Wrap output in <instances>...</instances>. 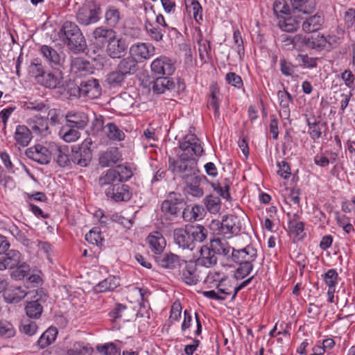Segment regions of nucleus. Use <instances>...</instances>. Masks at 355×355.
Listing matches in <instances>:
<instances>
[{"label": "nucleus", "mask_w": 355, "mask_h": 355, "mask_svg": "<svg viewBox=\"0 0 355 355\" xmlns=\"http://www.w3.org/2000/svg\"><path fill=\"white\" fill-rule=\"evenodd\" d=\"M287 215L289 217L288 227L290 232L295 236H300L304 232V223L300 220V216L297 214Z\"/></svg>", "instance_id": "nucleus-47"}, {"label": "nucleus", "mask_w": 355, "mask_h": 355, "mask_svg": "<svg viewBox=\"0 0 355 355\" xmlns=\"http://www.w3.org/2000/svg\"><path fill=\"white\" fill-rule=\"evenodd\" d=\"M24 259V256L17 250L8 249L6 252L0 255V271L16 268Z\"/></svg>", "instance_id": "nucleus-15"}, {"label": "nucleus", "mask_w": 355, "mask_h": 355, "mask_svg": "<svg viewBox=\"0 0 355 355\" xmlns=\"http://www.w3.org/2000/svg\"><path fill=\"white\" fill-rule=\"evenodd\" d=\"M104 130L107 137L112 141H122L125 139V133L114 122L107 123L104 126Z\"/></svg>", "instance_id": "nucleus-36"}, {"label": "nucleus", "mask_w": 355, "mask_h": 355, "mask_svg": "<svg viewBox=\"0 0 355 355\" xmlns=\"http://www.w3.org/2000/svg\"><path fill=\"white\" fill-rule=\"evenodd\" d=\"M306 116V122L309 127L308 132L312 139L315 140L319 139L322 135V128L326 126L327 123H322L318 121L314 115L309 116L307 114Z\"/></svg>", "instance_id": "nucleus-30"}, {"label": "nucleus", "mask_w": 355, "mask_h": 355, "mask_svg": "<svg viewBox=\"0 0 355 355\" xmlns=\"http://www.w3.org/2000/svg\"><path fill=\"white\" fill-rule=\"evenodd\" d=\"M116 35V33L113 28L103 26L96 27L92 33L94 40L102 44H108Z\"/></svg>", "instance_id": "nucleus-29"}, {"label": "nucleus", "mask_w": 355, "mask_h": 355, "mask_svg": "<svg viewBox=\"0 0 355 355\" xmlns=\"http://www.w3.org/2000/svg\"><path fill=\"white\" fill-rule=\"evenodd\" d=\"M101 6L95 1L83 4L76 12V20L82 26L97 23L101 19Z\"/></svg>", "instance_id": "nucleus-4"}, {"label": "nucleus", "mask_w": 355, "mask_h": 355, "mask_svg": "<svg viewBox=\"0 0 355 355\" xmlns=\"http://www.w3.org/2000/svg\"><path fill=\"white\" fill-rule=\"evenodd\" d=\"M174 81L166 76H158L153 81V90L157 94H162L165 89H174Z\"/></svg>", "instance_id": "nucleus-40"}, {"label": "nucleus", "mask_w": 355, "mask_h": 355, "mask_svg": "<svg viewBox=\"0 0 355 355\" xmlns=\"http://www.w3.org/2000/svg\"><path fill=\"white\" fill-rule=\"evenodd\" d=\"M210 242L216 254L223 255L227 257V260H230V254L232 248L225 240L214 239L211 240Z\"/></svg>", "instance_id": "nucleus-41"}, {"label": "nucleus", "mask_w": 355, "mask_h": 355, "mask_svg": "<svg viewBox=\"0 0 355 355\" xmlns=\"http://www.w3.org/2000/svg\"><path fill=\"white\" fill-rule=\"evenodd\" d=\"M196 261H198L199 264L207 268H209L216 264L217 257L211 245L209 246L206 245L201 247L200 256L198 259H196Z\"/></svg>", "instance_id": "nucleus-26"}, {"label": "nucleus", "mask_w": 355, "mask_h": 355, "mask_svg": "<svg viewBox=\"0 0 355 355\" xmlns=\"http://www.w3.org/2000/svg\"><path fill=\"white\" fill-rule=\"evenodd\" d=\"M21 107L26 111L44 112L49 110V105L40 100L28 99L21 102Z\"/></svg>", "instance_id": "nucleus-46"}, {"label": "nucleus", "mask_w": 355, "mask_h": 355, "mask_svg": "<svg viewBox=\"0 0 355 355\" xmlns=\"http://www.w3.org/2000/svg\"><path fill=\"white\" fill-rule=\"evenodd\" d=\"M93 348L83 342H76L72 347L67 350V355H92Z\"/></svg>", "instance_id": "nucleus-48"}, {"label": "nucleus", "mask_w": 355, "mask_h": 355, "mask_svg": "<svg viewBox=\"0 0 355 355\" xmlns=\"http://www.w3.org/2000/svg\"><path fill=\"white\" fill-rule=\"evenodd\" d=\"M161 210L167 216H177L178 198L175 192L169 193L168 198L162 203Z\"/></svg>", "instance_id": "nucleus-31"}, {"label": "nucleus", "mask_w": 355, "mask_h": 355, "mask_svg": "<svg viewBox=\"0 0 355 355\" xmlns=\"http://www.w3.org/2000/svg\"><path fill=\"white\" fill-rule=\"evenodd\" d=\"M233 39L234 44L236 46V51L239 55L240 58H242V57L244 56L245 49L241 33L239 30L237 29L234 31Z\"/></svg>", "instance_id": "nucleus-62"}, {"label": "nucleus", "mask_w": 355, "mask_h": 355, "mask_svg": "<svg viewBox=\"0 0 355 355\" xmlns=\"http://www.w3.org/2000/svg\"><path fill=\"white\" fill-rule=\"evenodd\" d=\"M125 76L135 74L139 69L138 62L132 56L121 59L116 67Z\"/></svg>", "instance_id": "nucleus-27"}, {"label": "nucleus", "mask_w": 355, "mask_h": 355, "mask_svg": "<svg viewBox=\"0 0 355 355\" xmlns=\"http://www.w3.org/2000/svg\"><path fill=\"white\" fill-rule=\"evenodd\" d=\"M103 176L99 178V184L101 187L107 186L105 190L106 196L115 202H128L132 198V192L128 184L114 182L113 183L103 182Z\"/></svg>", "instance_id": "nucleus-6"}, {"label": "nucleus", "mask_w": 355, "mask_h": 355, "mask_svg": "<svg viewBox=\"0 0 355 355\" xmlns=\"http://www.w3.org/2000/svg\"><path fill=\"white\" fill-rule=\"evenodd\" d=\"M324 23V17L322 13L317 12L314 15L308 17L302 22V30L311 33L322 29Z\"/></svg>", "instance_id": "nucleus-21"}, {"label": "nucleus", "mask_w": 355, "mask_h": 355, "mask_svg": "<svg viewBox=\"0 0 355 355\" xmlns=\"http://www.w3.org/2000/svg\"><path fill=\"white\" fill-rule=\"evenodd\" d=\"M237 217L230 215L223 217L221 222H213L218 227V234L223 235L225 238H231L233 234H237L240 232V228L237 225Z\"/></svg>", "instance_id": "nucleus-12"}, {"label": "nucleus", "mask_w": 355, "mask_h": 355, "mask_svg": "<svg viewBox=\"0 0 355 355\" xmlns=\"http://www.w3.org/2000/svg\"><path fill=\"white\" fill-rule=\"evenodd\" d=\"M52 159L60 167H66L72 163L70 160V154H69V148L67 146H60L55 142L51 148Z\"/></svg>", "instance_id": "nucleus-17"}, {"label": "nucleus", "mask_w": 355, "mask_h": 355, "mask_svg": "<svg viewBox=\"0 0 355 355\" xmlns=\"http://www.w3.org/2000/svg\"><path fill=\"white\" fill-rule=\"evenodd\" d=\"M3 295L6 302L17 303L26 295V293L21 287L16 286L9 288H6Z\"/></svg>", "instance_id": "nucleus-38"}, {"label": "nucleus", "mask_w": 355, "mask_h": 355, "mask_svg": "<svg viewBox=\"0 0 355 355\" xmlns=\"http://www.w3.org/2000/svg\"><path fill=\"white\" fill-rule=\"evenodd\" d=\"M54 142L49 143L46 146L36 144L26 150L25 155L29 159L40 164H49L52 159L51 148Z\"/></svg>", "instance_id": "nucleus-10"}, {"label": "nucleus", "mask_w": 355, "mask_h": 355, "mask_svg": "<svg viewBox=\"0 0 355 355\" xmlns=\"http://www.w3.org/2000/svg\"><path fill=\"white\" fill-rule=\"evenodd\" d=\"M150 68L152 72L159 76H171L175 70L171 60L165 56H160L154 60L150 64Z\"/></svg>", "instance_id": "nucleus-14"}, {"label": "nucleus", "mask_w": 355, "mask_h": 355, "mask_svg": "<svg viewBox=\"0 0 355 355\" xmlns=\"http://www.w3.org/2000/svg\"><path fill=\"white\" fill-rule=\"evenodd\" d=\"M58 333L56 327H50L40 336L37 341V345L40 349L48 347L55 340Z\"/></svg>", "instance_id": "nucleus-37"}, {"label": "nucleus", "mask_w": 355, "mask_h": 355, "mask_svg": "<svg viewBox=\"0 0 355 355\" xmlns=\"http://www.w3.org/2000/svg\"><path fill=\"white\" fill-rule=\"evenodd\" d=\"M69 126H63L60 130V135L68 143L73 142L80 137V132L75 129Z\"/></svg>", "instance_id": "nucleus-52"}, {"label": "nucleus", "mask_w": 355, "mask_h": 355, "mask_svg": "<svg viewBox=\"0 0 355 355\" xmlns=\"http://www.w3.org/2000/svg\"><path fill=\"white\" fill-rule=\"evenodd\" d=\"M338 279V274L336 269L328 270L324 275V280L329 288H336Z\"/></svg>", "instance_id": "nucleus-60"}, {"label": "nucleus", "mask_w": 355, "mask_h": 355, "mask_svg": "<svg viewBox=\"0 0 355 355\" xmlns=\"http://www.w3.org/2000/svg\"><path fill=\"white\" fill-rule=\"evenodd\" d=\"M70 71L76 78H85L93 73L94 67L89 60L83 58L76 57L71 60Z\"/></svg>", "instance_id": "nucleus-13"}, {"label": "nucleus", "mask_w": 355, "mask_h": 355, "mask_svg": "<svg viewBox=\"0 0 355 355\" xmlns=\"http://www.w3.org/2000/svg\"><path fill=\"white\" fill-rule=\"evenodd\" d=\"M197 263L193 252H189L184 258L179 255V272L182 281L188 285L196 284L198 275L196 272Z\"/></svg>", "instance_id": "nucleus-3"}, {"label": "nucleus", "mask_w": 355, "mask_h": 355, "mask_svg": "<svg viewBox=\"0 0 355 355\" xmlns=\"http://www.w3.org/2000/svg\"><path fill=\"white\" fill-rule=\"evenodd\" d=\"M278 26L283 31L294 32L300 27V23L289 14L279 17Z\"/></svg>", "instance_id": "nucleus-39"}, {"label": "nucleus", "mask_w": 355, "mask_h": 355, "mask_svg": "<svg viewBox=\"0 0 355 355\" xmlns=\"http://www.w3.org/2000/svg\"><path fill=\"white\" fill-rule=\"evenodd\" d=\"M78 91L80 97L95 99L101 96L102 87L98 79L88 76L80 80L78 85Z\"/></svg>", "instance_id": "nucleus-9"}, {"label": "nucleus", "mask_w": 355, "mask_h": 355, "mask_svg": "<svg viewBox=\"0 0 355 355\" xmlns=\"http://www.w3.org/2000/svg\"><path fill=\"white\" fill-rule=\"evenodd\" d=\"M277 97L281 107L280 116L285 119H288L291 115L290 103L293 102V97L285 89L278 91Z\"/></svg>", "instance_id": "nucleus-25"}, {"label": "nucleus", "mask_w": 355, "mask_h": 355, "mask_svg": "<svg viewBox=\"0 0 355 355\" xmlns=\"http://www.w3.org/2000/svg\"><path fill=\"white\" fill-rule=\"evenodd\" d=\"M14 138L17 145L27 146L33 138L31 130L26 125H18L16 127Z\"/></svg>", "instance_id": "nucleus-32"}, {"label": "nucleus", "mask_w": 355, "mask_h": 355, "mask_svg": "<svg viewBox=\"0 0 355 355\" xmlns=\"http://www.w3.org/2000/svg\"><path fill=\"white\" fill-rule=\"evenodd\" d=\"M239 267L236 268L234 277L236 279L239 280L247 277L252 270L254 265L250 261H244L243 263H239Z\"/></svg>", "instance_id": "nucleus-54"}, {"label": "nucleus", "mask_w": 355, "mask_h": 355, "mask_svg": "<svg viewBox=\"0 0 355 355\" xmlns=\"http://www.w3.org/2000/svg\"><path fill=\"white\" fill-rule=\"evenodd\" d=\"M155 48L151 45L141 42L132 44L130 48V56L140 60L149 59L154 55Z\"/></svg>", "instance_id": "nucleus-22"}, {"label": "nucleus", "mask_w": 355, "mask_h": 355, "mask_svg": "<svg viewBox=\"0 0 355 355\" xmlns=\"http://www.w3.org/2000/svg\"><path fill=\"white\" fill-rule=\"evenodd\" d=\"M28 124L31 127V130L37 135L46 136L51 133L48 119L40 114H36L31 118L28 121Z\"/></svg>", "instance_id": "nucleus-19"}, {"label": "nucleus", "mask_w": 355, "mask_h": 355, "mask_svg": "<svg viewBox=\"0 0 355 355\" xmlns=\"http://www.w3.org/2000/svg\"><path fill=\"white\" fill-rule=\"evenodd\" d=\"M179 148L183 152L179 155V164L189 159H196V156H200L203 152L199 139L191 133L185 135L183 141L179 144Z\"/></svg>", "instance_id": "nucleus-5"}, {"label": "nucleus", "mask_w": 355, "mask_h": 355, "mask_svg": "<svg viewBox=\"0 0 355 355\" xmlns=\"http://www.w3.org/2000/svg\"><path fill=\"white\" fill-rule=\"evenodd\" d=\"M16 334V330L13 324L6 320H0V337L11 338Z\"/></svg>", "instance_id": "nucleus-53"}, {"label": "nucleus", "mask_w": 355, "mask_h": 355, "mask_svg": "<svg viewBox=\"0 0 355 355\" xmlns=\"http://www.w3.org/2000/svg\"><path fill=\"white\" fill-rule=\"evenodd\" d=\"M48 114L46 119L49 120L50 124L55 125L60 123V119L63 117L62 112L60 109L52 108L48 110Z\"/></svg>", "instance_id": "nucleus-61"}, {"label": "nucleus", "mask_w": 355, "mask_h": 355, "mask_svg": "<svg viewBox=\"0 0 355 355\" xmlns=\"http://www.w3.org/2000/svg\"><path fill=\"white\" fill-rule=\"evenodd\" d=\"M197 159H189L179 164V178L184 184L183 193L185 196L200 198L203 196V189L200 187L201 178L198 175Z\"/></svg>", "instance_id": "nucleus-1"}, {"label": "nucleus", "mask_w": 355, "mask_h": 355, "mask_svg": "<svg viewBox=\"0 0 355 355\" xmlns=\"http://www.w3.org/2000/svg\"><path fill=\"white\" fill-rule=\"evenodd\" d=\"M146 241L149 244L151 250L156 255H159L162 254L165 247L166 242L164 238L160 232H154L150 234L148 236Z\"/></svg>", "instance_id": "nucleus-28"}, {"label": "nucleus", "mask_w": 355, "mask_h": 355, "mask_svg": "<svg viewBox=\"0 0 355 355\" xmlns=\"http://www.w3.org/2000/svg\"><path fill=\"white\" fill-rule=\"evenodd\" d=\"M60 37L69 50L74 53L84 52L87 47L86 40L75 22L66 21L60 31Z\"/></svg>", "instance_id": "nucleus-2"}, {"label": "nucleus", "mask_w": 355, "mask_h": 355, "mask_svg": "<svg viewBox=\"0 0 355 355\" xmlns=\"http://www.w3.org/2000/svg\"><path fill=\"white\" fill-rule=\"evenodd\" d=\"M293 10L308 14L315 10V0H291Z\"/></svg>", "instance_id": "nucleus-43"}, {"label": "nucleus", "mask_w": 355, "mask_h": 355, "mask_svg": "<svg viewBox=\"0 0 355 355\" xmlns=\"http://www.w3.org/2000/svg\"><path fill=\"white\" fill-rule=\"evenodd\" d=\"M10 270V277L12 279L15 280H21L28 275L31 270V268L30 266L23 259L21 263L16 266V268H14Z\"/></svg>", "instance_id": "nucleus-49"}, {"label": "nucleus", "mask_w": 355, "mask_h": 355, "mask_svg": "<svg viewBox=\"0 0 355 355\" xmlns=\"http://www.w3.org/2000/svg\"><path fill=\"white\" fill-rule=\"evenodd\" d=\"M176 257L177 256L173 254L171 255L164 254L163 256L159 254L156 255L155 257V259L162 267L166 268H171L175 267V261Z\"/></svg>", "instance_id": "nucleus-57"}, {"label": "nucleus", "mask_w": 355, "mask_h": 355, "mask_svg": "<svg viewBox=\"0 0 355 355\" xmlns=\"http://www.w3.org/2000/svg\"><path fill=\"white\" fill-rule=\"evenodd\" d=\"M98 350L106 355H121L120 350L113 343L105 344L97 347Z\"/></svg>", "instance_id": "nucleus-64"}, {"label": "nucleus", "mask_w": 355, "mask_h": 355, "mask_svg": "<svg viewBox=\"0 0 355 355\" xmlns=\"http://www.w3.org/2000/svg\"><path fill=\"white\" fill-rule=\"evenodd\" d=\"M28 71L30 74L35 78L37 83L39 82L46 72L43 65L37 58L33 60L31 62L28 67Z\"/></svg>", "instance_id": "nucleus-51"}, {"label": "nucleus", "mask_w": 355, "mask_h": 355, "mask_svg": "<svg viewBox=\"0 0 355 355\" xmlns=\"http://www.w3.org/2000/svg\"><path fill=\"white\" fill-rule=\"evenodd\" d=\"M184 60V67L186 69H191L194 67L195 62L193 59V53L190 44H182L180 45V55Z\"/></svg>", "instance_id": "nucleus-45"}, {"label": "nucleus", "mask_w": 355, "mask_h": 355, "mask_svg": "<svg viewBox=\"0 0 355 355\" xmlns=\"http://www.w3.org/2000/svg\"><path fill=\"white\" fill-rule=\"evenodd\" d=\"M47 298L48 295L44 288L37 289L35 295L33 296L31 300L27 301L25 305L24 310L26 315L31 319L37 320L40 318Z\"/></svg>", "instance_id": "nucleus-8"}, {"label": "nucleus", "mask_w": 355, "mask_h": 355, "mask_svg": "<svg viewBox=\"0 0 355 355\" xmlns=\"http://www.w3.org/2000/svg\"><path fill=\"white\" fill-rule=\"evenodd\" d=\"M209 90L211 94L210 99L208 101V107L214 110V117L218 119L220 116V101L217 94L219 93V88L216 84H212L209 87Z\"/></svg>", "instance_id": "nucleus-44"}, {"label": "nucleus", "mask_w": 355, "mask_h": 355, "mask_svg": "<svg viewBox=\"0 0 355 355\" xmlns=\"http://www.w3.org/2000/svg\"><path fill=\"white\" fill-rule=\"evenodd\" d=\"M204 202L209 212L216 213L220 209V200L218 197L212 196L211 195L207 196L204 199Z\"/></svg>", "instance_id": "nucleus-58"}, {"label": "nucleus", "mask_w": 355, "mask_h": 355, "mask_svg": "<svg viewBox=\"0 0 355 355\" xmlns=\"http://www.w3.org/2000/svg\"><path fill=\"white\" fill-rule=\"evenodd\" d=\"M49 89H60L63 86V77L60 71L56 72H45L37 83Z\"/></svg>", "instance_id": "nucleus-18"}, {"label": "nucleus", "mask_w": 355, "mask_h": 355, "mask_svg": "<svg viewBox=\"0 0 355 355\" xmlns=\"http://www.w3.org/2000/svg\"><path fill=\"white\" fill-rule=\"evenodd\" d=\"M91 138L85 139L80 145L73 146L70 154V160L72 163L80 167H87L92 159V145Z\"/></svg>", "instance_id": "nucleus-7"}, {"label": "nucleus", "mask_w": 355, "mask_h": 355, "mask_svg": "<svg viewBox=\"0 0 355 355\" xmlns=\"http://www.w3.org/2000/svg\"><path fill=\"white\" fill-rule=\"evenodd\" d=\"M128 49V44L125 40L116 35L107 44L106 52L112 58H120L125 55Z\"/></svg>", "instance_id": "nucleus-16"}, {"label": "nucleus", "mask_w": 355, "mask_h": 355, "mask_svg": "<svg viewBox=\"0 0 355 355\" xmlns=\"http://www.w3.org/2000/svg\"><path fill=\"white\" fill-rule=\"evenodd\" d=\"M66 125L77 129H83L88 123V116L82 112H68L64 116Z\"/></svg>", "instance_id": "nucleus-20"}, {"label": "nucleus", "mask_w": 355, "mask_h": 355, "mask_svg": "<svg viewBox=\"0 0 355 355\" xmlns=\"http://www.w3.org/2000/svg\"><path fill=\"white\" fill-rule=\"evenodd\" d=\"M121 19V15L119 10L114 6H110L105 12V24L114 29L116 28Z\"/></svg>", "instance_id": "nucleus-42"}, {"label": "nucleus", "mask_w": 355, "mask_h": 355, "mask_svg": "<svg viewBox=\"0 0 355 355\" xmlns=\"http://www.w3.org/2000/svg\"><path fill=\"white\" fill-rule=\"evenodd\" d=\"M85 240L92 245L99 246L102 245L104 239L101 236L100 230L95 227L86 234Z\"/></svg>", "instance_id": "nucleus-56"}, {"label": "nucleus", "mask_w": 355, "mask_h": 355, "mask_svg": "<svg viewBox=\"0 0 355 355\" xmlns=\"http://www.w3.org/2000/svg\"><path fill=\"white\" fill-rule=\"evenodd\" d=\"M296 59L300 66L303 68L313 69L317 67L318 58L309 57L308 54H299Z\"/></svg>", "instance_id": "nucleus-55"}, {"label": "nucleus", "mask_w": 355, "mask_h": 355, "mask_svg": "<svg viewBox=\"0 0 355 355\" xmlns=\"http://www.w3.org/2000/svg\"><path fill=\"white\" fill-rule=\"evenodd\" d=\"M101 176H103L102 181H104L103 182H119L124 184L133 176V172L130 166L119 164L114 168L108 169Z\"/></svg>", "instance_id": "nucleus-11"}, {"label": "nucleus", "mask_w": 355, "mask_h": 355, "mask_svg": "<svg viewBox=\"0 0 355 355\" xmlns=\"http://www.w3.org/2000/svg\"><path fill=\"white\" fill-rule=\"evenodd\" d=\"M120 160H121V154L118 148H114L101 155L99 163L102 166H109L116 164Z\"/></svg>", "instance_id": "nucleus-35"}, {"label": "nucleus", "mask_w": 355, "mask_h": 355, "mask_svg": "<svg viewBox=\"0 0 355 355\" xmlns=\"http://www.w3.org/2000/svg\"><path fill=\"white\" fill-rule=\"evenodd\" d=\"M194 247L191 236L186 231V225L184 229L179 228V248H182L181 251L179 250V255L184 258L189 251L193 252Z\"/></svg>", "instance_id": "nucleus-23"}, {"label": "nucleus", "mask_w": 355, "mask_h": 355, "mask_svg": "<svg viewBox=\"0 0 355 355\" xmlns=\"http://www.w3.org/2000/svg\"><path fill=\"white\" fill-rule=\"evenodd\" d=\"M120 285V279L118 277L109 275L107 278L100 282L94 286L96 293H105L114 291Z\"/></svg>", "instance_id": "nucleus-33"}, {"label": "nucleus", "mask_w": 355, "mask_h": 355, "mask_svg": "<svg viewBox=\"0 0 355 355\" xmlns=\"http://www.w3.org/2000/svg\"><path fill=\"white\" fill-rule=\"evenodd\" d=\"M186 231L191 236L193 244L195 241L202 242L207 238L208 233L207 230L200 225L187 224Z\"/></svg>", "instance_id": "nucleus-34"}, {"label": "nucleus", "mask_w": 355, "mask_h": 355, "mask_svg": "<svg viewBox=\"0 0 355 355\" xmlns=\"http://www.w3.org/2000/svg\"><path fill=\"white\" fill-rule=\"evenodd\" d=\"M225 80L232 86L241 89L243 86L242 78L234 72H229L225 76Z\"/></svg>", "instance_id": "nucleus-63"}, {"label": "nucleus", "mask_w": 355, "mask_h": 355, "mask_svg": "<svg viewBox=\"0 0 355 355\" xmlns=\"http://www.w3.org/2000/svg\"><path fill=\"white\" fill-rule=\"evenodd\" d=\"M40 51L46 62L51 67L58 68L61 66V56L53 47L48 45H42L40 47Z\"/></svg>", "instance_id": "nucleus-24"}, {"label": "nucleus", "mask_w": 355, "mask_h": 355, "mask_svg": "<svg viewBox=\"0 0 355 355\" xmlns=\"http://www.w3.org/2000/svg\"><path fill=\"white\" fill-rule=\"evenodd\" d=\"M37 329V323L29 320H24L20 326V331L29 336L34 335Z\"/></svg>", "instance_id": "nucleus-59"}, {"label": "nucleus", "mask_w": 355, "mask_h": 355, "mask_svg": "<svg viewBox=\"0 0 355 355\" xmlns=\"http://www.w3.org/2000/svg\"><path fill=\"white\" fill-rule=\"evenodd\" d=\"M125 76L117 68L116 70L110 72L106 76V82L112 87L121 86L124 82Z\"/></svg>", "instance_id": "nucleus-50"}]
</instances>
